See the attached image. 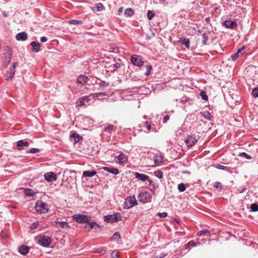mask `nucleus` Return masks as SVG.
I'll use <instances>...</instances> for the list:
<instances>
[{
	"label": "nucleus",
	"mask_w": 258,
	"mask_h": 258,
	"mask_svg": "<svg viewBox=\"0 0 258 258\" xmlns=\"http://www.w3.org/2000/svg\"><path fill=\"white\" fill-rule=\"evenodd\" d=\"M35 208L36 211L39 213H46L48 211L47 204L41 201L36 202Z\"/></svg>",
	"instance_id": "obj_1"
},
{
	"label": "nucleus",
	"mask_w": 258,
	"mask_h": 258,
	"mask_svg": "<svg viewBox=\"0 0 258 258\" xmlns=\"http://www.w3.org/2000/svg\"><path fill=\"white\" fill-rule=\"evenodd\" d=\"M73 219L80 223H87L91 220V217L89 215L76 214L73 216Z\"/></svg>",
	"instance_id": "obj_2"
},
{
	"label": "nucleus",
	"mask_w": 258,
	"mask_h": 258,
	"mask_svg": "<svg viewBox=\"0 0 258 258\" xmlns=\"http://www.w3.org/2000/svg\"><path fill=\"white\" fill-rule=\"evenodd\" d=\"M137 204V201L134 196L127 197L125 199L123 207L124 209H130Z\"/></svg>",
	"instance_id": "obj_3"
},
{
	"label": "nucleus",
	"mask_w": 258,
	"mask_h": 258,
	"mask_svg": "<svg viewBox=\"0 0 258 258\" xmlns=\"http://www.w3.org/2000/svg\"><path fill=\"white\" fill-rule=\"evenodd\" d=\"M121 220V216L119 213H114L104 217V221L107 223L117 222Z\"/></svg>",
	"instance_id": "obj_4"
},
{
	"label": "nucleus",
	"mask_w": 258,
	"mask_h": 258,
	"mask_svg": "<svg viewBox=\"0 0 258 258\" xmlns=\"http://www.w3.org/2000/svg\"><path fill=\"white\" fill-rule=\"evenodd\" d=\"M38 243L43 247H48L51 244V239L46 235L41 236L39 238Z\"/></svg>",
	"instance_id": "obj_5"
},
{
	"label": "nucleus",
	"mask_w": 258,
	"mask_h": 258,
	"mask_svg": "<svg viewBox=\"0 0 258 258\" xmlns=\"http://www.w3.org/2000/svg\"><path fill=\"white\" fill-rule=\"evenodd\" d=\"M4 56H5V61L6 64H9L11 62L12 56L13 55V51L11 48L8 46H6L4 47Z\"/></svg>",
	"instance_id": "obj_6"
},
{
	"label": "nucleus",
	"mask_w": 258,
	"mask_h": 258,
	"mask_svg": "<svg viewBox=\"0 0 258 258\" xmlns=\"http://www.w3.org/2000/svg\"><path fill=\"white\" fill-rule=\"evenodd\" d=\"M152 197L151 194L147 191L141 192L139 195V200L142 203H146L151 202Z\"/></svg>",
	"instance_id": "obj_7"
},
{
	"label": "nucleus",
	"mask_w": 258,
	"mask_h": 258,
	"mask_svg": "<svg viewBox=\"0 0 258 258\" xmlns=\"http://www.w3.org/2000/svg\"><path fill=\"white\" fill-rule=\"evenodd\" d=\"M199 138L195 137L194 135H188L187 136L186 139L185 141V143L187 147H191L199 141Z\"/></svg>",
	"instance_id": "obj_8"
},
{
	"label": "nucleus",
	"mask_w": 258,
	"mask_h": 258,
	"mask_svg": "<svg viewBox=\"0 0 258 258\" xmlns=\"http://www.w3.org/2000/svg\"><path fill=\"white\" fill-rule=\"evenodd\" d=\"M44 178L48 182L54 181L57 179L56 174L53 172H46L44 175Z\"/></svg>",
	"instance_id": "obj_9"
},
{
	"label": "nucleus",
	"mask_w": 258,
	"mask_h": 258,
	"mask_svg": "<svg viewBox=\"0 0 258 258\" xmlns=\"http://www.w3.org/2000/svg\"><path fill=\"white\" fill-rule=\"evenodd\" d=\"M127 156L123 153H121L115 157V162L119 164L125 163L127 161Z\"/></svg>",
	"instance_id": "obj_10"
},
{
	"label": "nucleus",
	"mask_w": 258,
	"mask_h": 258,
	"mask_svg": "<svg viewBox=\"0 0 258 258\" xmlns=\"http://www.w3.org/2000/svg\"><path fill=\"white\" fill-rule=\"evenodd\" d=\"M131 60L133 64H143L144 63L141 56L135 54L132 56Z\"/></svg>",
	"instance_id": "obj_11"
},
{
	"label": "nucleus",
	"mask_w": 258,
	"mask_h": 258,
	"mask_svg": "<svg viewBox=\"0 0 258 258\" xmlns=\"http://www.w3.org/2000/svg\"><path fill=\"white\" fill-rule=\"evenodd\" d=\"M88 96L80 98L76 102L77 106L86 105L90 101Z\"/></svg>",
	"instance_id": "obj_12"
},
{
	"label": "nucleus",
	"mask_w": 258,
	"mask_h": 258,
	"mask_svg": "<svg viewBox=\"0 0 258 258\" xmlns=\"http://www.w3.org/2000/svg\"><path fill=\"white\" fill-rule=\"evenodd\" d=\"M223 25L227 28L235 29L237 26V24L234 21L226 20L223 22Z\"/></svg>",
	"instance_id": "obj_13"
},
{
	"label": "nucleus",
	"mask_w": 258,
	"mask_h": 258,
	"mask_svg": "<svg viewBox=\"0 0 258 258\" xmlns=\"http://www.w3.org/2000/svg\"><path fill=\"white\" fill-rule=\"evenodd\" d=\"M135 177L139 180H141L142 181L149 180V176L145 174L140 173L139 172H135Z\"/></svg>",
	"instance_id": "obj_14"
},
{
	"label": "nucleus",
	"mask_w": 258,
	"mask_h": 258,
	"mask_svg": "<svg viewBox=\"0 0 258 258\" xmlns=\"http://www.w3.org/2000/svg\"><path fill=\"white\" fill-rule=\"evenodd\" d=\"M15 67L16 66H12L10 68L9 72L6 76L7 80H11L13 78L16 71Z\"/></svg>",
	"instance_id": "obj_15"
},
{
	"label": "nucleus",
	"mask_w": 258,
	"mask_h": 258,
	"mask_svg": "<svg viewBox=\"0 0 258 258\" xmlns=\"http://www.w3.org/2000/svg\"><path fill=\"white\" fill-rule=\"evenodd\" d=\"M28 38V35L25 32L18 33L16 36V39L18 41H25Z\"/></svg>",
	"instance_id": "obj_16"
},
{
	"label": "nucleus",
	"mask_w": 258,
	"mask_h": 258,
	"mask_svg": "<svg viewBox=\"0 0 258 258\" xmlns=\"http://www.w3.org/2000/svg\"><path fill=\"white\" fill-rule=\"evenodd\" d=\"M245 49V47L244 46L238 49L236 52L231 55V58L233 60H236L239 57V56L242 54V51H243Z\"/></svg>",
	"instance_id": "obj_17"
},
{
	"label": "nucleus",
	"mask_w": 258,
	"mask_h": 258,
	"mask_svg": "<svg viewBox=\"0 0 258 258\" xmlns=\"http://www.w3.org/2000/svg\"><path fill=\"white\" fill-rule=\"evenodd\" d=\"M30 45L32 47V52H38L40 51L41 46V44L40 43L32 41L31 42Z\"/></svg>",
	"instance_id": "obj_18"
},
{
	"label": "nucleus",
	"mask_w": 258,
	"mask_h": 258,
	"mask_svg": "<svg viewBox=\"0 0 258 258\" xmlns=\"http://www.w3.org/2000/svg\"><path fill=\"white\" fill-rule=\"evenodd\" d=\"M87 224H86L85 226V228L89 230H91L95 227H97L98 228H100V226L96 222H88L87 223Z\"/></svg>",
	"instance_id": "obj_19"
},
{
	"label": "nucleus",
	"mask_w": 258,
	"mask_h": 258,
	"mask_svg": "<svg viewBox=\"0 0 258 258\" xmlns=\"http://www.w3.org/2000/svg\"><path fill=\"white\" fill-rule=\"evenodd\" d=\"M70 138L71 141L73 142V144H76L80 141L81 137L77 134H73L70 135Z\"/></svg>",
	"instance_id": "obj_20"
},
{
	"label": "nucleus",
	"mask_w": 258,
	"mask_h": 258,
	"mask_svg": "<svg viewBox=\"0 0 258 258\" xmlns=\"http://www.w3.org/2000/svg\"><path fill=\"white\" fill-rule=\"evenodd\" d=\"M29 248L27 246L21 245L19 247V251L21 254L23 255L27 254L29 252Z\"/></svg>",
	"instance_id": "obj_21"
},
{
	"label": "nucleus",
	"mask_w": 258,
	"mask_h": 258,
	"mask_svg": "<svg viewBox=\"0 0 258 258\" xmlns=\"http://www.w3.org/2000/svg\"><path fill=\"white\" fill-rule=\"evenodd\" d=\"M29 144L27 141L20 140L17 142V149L21 150L24 146L28 147Z\"/></svg>",
	"instance_id": "obj_22"
},
{
	"label": "nucleus",
	"mask_w": 258,
	"mask_h": 258,
	"mask_svg": "<svg viewBox=\"0 0 258 258\" xmlns=\"http://www.w3.org/2000/svg\"><path fill=\"white\" fill-rule=\"evenodd\" d=\"M88 80V77L84 75H80L77 78L78 83L82 84L85 83Z\"/></svg>",
	"instance_id": "obj_23"
},
{
	"label": "nucleus",
	"mask_w": 258,
	"mask_h": 258,
	"mask_svg": "<svg viewBox=\"0 0 258 258\" xmlns=\"http://www.w3.org/2000/svg\"><path fill=\"white\" fill-rule=\"evenodd\" d=\"M96 174V172L95 171H84L83 173V177H92L94 176Z\"/></svg>",
	"instance_id": "obj_24"
},
{
	"label": "nucleus",
	"mask_w": 258,
	"mask_h": 258,
	"mask_svg": "<svg viewBox=\"0 0 258 258\" xmlns=\"http://www.w3.org/2000/svg\"><path fill=\"white\" fill-rule=\"evenodd\" d=\"M103 169L111 173L114 175H117L118 173V170L117 169L115 168H111L108 167H104Z\"/></svg>",
	"instance_id": "obj_25"
},
{
	"label": "nucleus",
	"mask_w": 258,
	"mask_h": 258,
	"mask_svg": "<svg viewBox=\"0 0 258 258\" xmlns=\"http://www.w3.org/2000/svg\"><path fill=\"white\" fill-rule=\"evenodd\" d=\"M179 42L184 45L186 48H188L189 47V40L188 39L185 38H181Z\"/></svg>",
	"instance_id": "obj_26"
},
{
	"label": "nucleus",
	"mask_w": 258,
	"mask_h": 258,
	"mask_svg": "<svg viewBox=\"0 0 258 258\" xmlns=\"http://www.w3.org/2000/svg\"><path fill=\"white\" fill-rule=\"evenodd\" d=\"M24 193L27 196H32L33 197L36 195V192L31 189L26 188L24 190Z\"/></svg>",
	"instance_id": "obj_27"
},
{
	"label": "nucleus",
	"mask_w": 258,
	"mask_h": 258,
	"mask_svg": "<svg viewBox=\"0 0 258 258\" xmlns=\"http://www.w3.org/2000/svg\"><path fill=\"white\" fill-rule=\"evenodd\" d=\"M201 113L202 116L204 118H205L208 120H211V115L209 111H205L202 112Z\"/></svg>",
	"instance_id": "obj_28"
},
{
	"label": "nucleus",
	"mask_w": 258,
	"mask_h": 258,
	"mask_svg": "<svg viewBox=\"0 0 258 258\" xmlns=\"http://www.w3.org/2000/svg\"><path fill=\"white\" fill-rule=\"evenodd\" d=\"M104 6L101 3L96 4L92 8L93 11H101L103 10Z\"/></svg>",
	"instance_id": "obj_29"
},
{
	"label": "nucleus",
	"mask_w": 258,
	"mask_h": 258,
	"mask_svg": "<svg viewBox=\"0 0 258 258\" xmlns=\"http://www.w3.org/2000/svg\"><path fill=\"white\" fill-rule=\"evenodd\" d=\"M200 244V242H196L194 241L193 240H191V241H190L189 242H188L185 245V246H186V248L189 249L190 247H195Z\"/></svg>",
	"instance_id": "obj_30"
},
{
	"label": "nucleus",
	"mask_w": 258,
	"mask_h": 258,
	"mask_svg": "<svg viewBox=\"0 0 258 258\" xmlns=\"http://www.w3.org/2000/svg\"><path fill=\"white\" fill-rule=\"evenodd\" d=\"M69 23L75 25H81L83 24V22L80 20L73 19L69 20Z\"/></svg>",
	"instance_id": "obj_31"
},
{
	"label": "nucleus",
	"mask_w": 258,
	"mask_h": 258,
	"mask_svg": "<svg viewBox=\"0 0 258 258\" xmlns=\"http://www.w3.org/2000/svg\"><path fill=\"white\" fill-rule=\"evenodd\" d=\"M57 224H59V226L64 229H69L70 226L67 222H57Z\"/></svg>",
	"instance_id": "obj_32"
},
{
	"label": "nucleus",
	"mask_w": 258,
	"mask_h": 258,
	"mask_svg": "<svg viewBox=\"0 0 258 258\" xmlns=\"http://www.w3.org/2000/svg\"><path fill=\"white\" fill-rule=\"evenodd\" d=\"M154 161L156 163H160L162 161V158L161 156L155 155L153 157Z\"/></svg>",
	"instance_id": "obj_33"
},
{
	"label": "nucleus",
	"mask_w": 258,
	"mask_h": 258,
	"mask_svg": "<svg viewBox=\"0 0 258 258\" xmlns=\"http://www.w3.org/2000/svg\"><path fill=\"white\" fill-rule=\"evenodd\" d=\"M120 238V236L118 232H115L110 238L111 241H116Z\"/></svg>",
	"instance_id": "obj_34"
},
{
	"label": "nucleus",
	"mask_w": 258,
	"mask_h": 258,
	"mask_svg": "<svg viewBox=\"0 0 258 258\" xmlns=\"http://www.w3.org/2000/svg\"><path fill=\"white\" fill-rule=\"evenodd\" d=\"M99 86L102 89H104L109 86V83L105 82L103 81H101L99 83Z\"/></svg>",
	"instance_id": "obj_35"
},
{
	"label": "nucleus",
	"mask_w": 258,
	"mask_h": 258,
	"mask_svg": "<svg viewBox=\"0 0 258 258\" xmlns=\"http://www.w3.org/2000/svg\"><path fill=\"white\" fill-rule=\"evenodd\" d=\"M105 95V93L103 92H99L91 94L90 96H92L93 98H98L100 97H103Z\"/></svg>",
	"instance_id": "obj_36"
},
{
	"label": "nucleus",
	"mask_w": 258,
	"mask_h": 258,
	"mask_svg": "<svg viewBox=\"0 0 258 258\" xmlns=\"http://www.w3.org/2000/svg\"><path fill=\"white\" fill-rule=\"evenodd\" d=\"M124 14L128 16H131L134 14V11L131 8L126 9L124 11Z\"/></svg>",
	"instance_id": "obj_37"
},
{
	"label": "nucleus",
	"mask_w": 258,
	"mask_h": 258,
	"mask_svg": "<svg viewBox=\"0 0 258 258\" xmlns=\"http://www.w3.org/2000/svg\"><path fill=\"white\" fill-rule=\"evenodd\" d=\"M154 175L158 178H162L163 177V172L161 170H157L154 172Z\"/></svg>",
	"instance_id": "obj_38"
},
{
	"label": "nucleus",
	"mask_w": 258,
	"mask_h": 258,
	"mask_svg": "<svg viewBox=\"0 0 258 258\" xmlns=\"http://www.w3.org/2000/svg\"><path fill=\"white\" fill-rule=\"evenodd\" d=\"M178 189L180 192H183L185 190V186L184 183H181L178 185Z\"/></svg>",
	"instance_id": "obj_39"
},
{
	"label": "nucleus",
	"mask_w": 258,
	"mask_h": 258,
	"mask_svg": "<svg viewBox=\"0 0 258 258\" xmlns=\"http://www.w3.org/2000/svg\"><path fill=\"white\" fill-rule=\"evenodd\" d=\"M155 13L154 12L151 11H148L147 12V18L149 20H152V18L154 17Z\"/></svg>",
	"instance_id": "obj_40"
},
{
	"label": "nucleus",
	"mask_w": 258,
	"mask_h": 258,
	"mask_svg": "<svg viewBox=\"0 0 258 258\" xmlns=\"http://www.w3.org/2000/svg\"><path fill=\"white\" fill-rule=\"evenodd\" d=\"M209 233V230H208L207 229L202 230H201L200 231H199L197 235L199 236H202L203 235L207 234Z\"/></svg>",
	"instance_id": "obj_41"
},
{
	"label": "nucleus",
	"mask_w": 258,
	"mask_h": 258,
	"mask_svg": "<svg viewBox=\"0 0 258 258\" xmlns=\"http://www.w3.org/2000/svg\"><path fill=\"white\" fill-rule=\"evenodd\" d=\"M201 98L204 100H207L208 99V96L207 95L206 93L204 91H201L200 94Z\"/></svg>",
	"instance_id": "obj_42"
},
{
	"label": "nucleus",
	"mask_w": 258,
	"mask_h": 258,
	"mask_svg": "<svg viewBox=\"0 0 258 258\" xmlns=\"http://www.w3.org/2000/svg\"><path fill=\"white\" fill-rule=\"evenodd\" d=\"M250 209L253 212L258 211V205L256 204H252L250 206Z\"/></svg>",
	"instance_id": "obj_43"
},
{
	"label": "nucleus",
	"mask_w": 258,
	"mask_h": 258,
	"mask_svg": "<svg viewBox=\"0 0 258 258\" xmlns=\"http://www.w3.org/2000/svg\"><path fill=\"white\" fill-rule=\"evenodd\" d=\"M114 128V126L112 124H110L109 125L107 126L106 127H105L104 130L105 132H111Z\"/></svg>",
	"instance_id": "obj_44"
},
{
	"label": "nucleus",
	"mask_w": 258,
	"mask_h": 258,
	"mask_svg": "<svg viewBox=\"0 0 258 258\" xmlns=\"http://www.w3.org/2000/svg\"><path fill=\"white\" fill-rule=\"evenodd\" d=\"M39 151H40V150L39 149L32 148L29 150L28 153L35 154V153H37L39 152Z\"/></svg>",
	"instance_id": "obj_45"
},
{
	"label": "nucleus",
	"mask_w": 258,
	"mask_h": 258,
	"mask_svg": "<svg viewBox=\"0 0 258 258\" xmlns=\"http://www.w3.org/2000/svg\"><path fill=\"white\" fill-rule=\"evenodd\" d=\"M214 187L220 190L222 189V184L220 182L217 181L214 183Z\"/></svg>",
	"instance_id": "obj_46"
},
{
	"label": "nucleus",
	"mask_w": 258,
	"mask_h": 258,
	"mask_svg": "<svg viewBox=\"0 0 258 258\" xmlns=\"http://www.w3.org/2000/svg\"><path fill=\"white\" fill-rule=\"evenodd\" d=\"M202 43L204 44H205L206 43L207 41L208 40V36L205 33H204L202 34Z\"/></svg>",
	"instance_id": "obj_47"
},
{
	"label": "nucleus",
	"mask_w": 258,
	"mask_h": 258,
	"mask_svg": "<svg viewBox=\"0 0 258 258\" xmlns=\"http://www.w3.org/2000/svg\"><path fill=\"white\" fill-rule=\"evenodd\" d=\"M152 70L151 66H146V71L145 73V75L146 76H149L150 74V72Z\"/></svg>",
	"instance_id": "obj_48"
},
{
	"label": "nucleus",
	"mask_w": 258,
	"mask_h": 258,
	"mask_svg": "<svg viewBox=\"0 0 258 258\" xmlns=\"http://www.w3.org/2000/svg\"><path fill=\"white\" fill-rule=\"evenodd\" d=\"M252 95L255 98L258 97V88H255L253 89Z\"/></svg>",
	"instance_id": "obj_49"
},
{
	"label": "nucleus",
	"mask_w": 258,
	"mask_h": 258,
	"mask_svg": "<svg viewBox=\"0 0 258 258\" xmlns=\"http://www.w3.org/2000/svg\"><path fill=\"white\" fill-rule=\"evenodd\" d=\"M239 156H242V157L245 158L247 159H250L251 158V156L250 155L247 154L246 153H245L244 152L240 153Z\"/></svg>",
	"instance_id": "obj_50"
},
{
	"label": "nucleus",
	"mask_w": 258,
	"mask_h": 258,
	"mask_svg": "<svg viewBox=\"0 0 258 258\" xmlns=\"http://www.w3.org/2000/svg\"><path fill=\"white\" fill-rule=\"evenodd\" d=\"M157 215L159 216L160 218H165L167 216V214L166 212L163 213H158Z\"/></svg>",
	"instance_id": "obj_51"
},
{
	"label": "nucleus",
	"mask_w": 258,
	"mask_h": 258,
	"mask_svg": "<svg viewBox=\"0 0 258 258\" xmlns=\"http://www.w3.org/2000/svg\"><path fill=\"white\" fill-rule=\"evenodd\" d=\"M39 224L38 222L33 223L30 227L31 229H35L39 226Z\"/></svg>",
	"instance_id": "obj_52"
},
{
	"label": "nucleus",
	"mask_w": 258,
	"mask_h": 258,
	"mask_svg": "<svg viewBox=\"0 0 258 258\" xmlns=\"http://www.w3.org/2000/svg\"><path fill=\"white\" fill-rule=\"evenodd\" d=\"M217 167L219 169H221V170H225V171H228V167H227L226 166H223V165H218L217 166Z\"/></svg>",
	"instance_id": "obj_53"
},
{
	"label": "nucleus",
	"mask_w": 258,
	"mask_h": 258,
	"mask_svg": "<svg viewBox=\"0 0 258 258\" xmlns=\"http://www.w3.org/2000/svg\"><path fill=\"white\" fill-rule=\"evenodd\" d=\"M111 256L112 258H117V252L115 250L112 251L111 253Z\"/></svg>",
	"instance_id": "obj_54"
},
{
	"label": "nucleus",
	"mask_w": 258,
	"mask_h": 258,
	"mask_svg": "<svg viewBox=\"0 0 258 258\" xmlns=\"http://www.w3.org/2000/svg\"><path fill=\"white\" fill-rule=\"evenodd\" d=\"M47 38L45 36H42L40 38V41L42 42H45L47 41Z\"/></svg>",
	"instance_id": "obj_55"
},
{
	"label": "nucleus",
	"mask_w": 258,
	"mask_h": 258,
	"mask_svg": "<svg viewBox=\"0 0 258 258\" xmlns=\"http://www.w3.org/2000/svg\"><path fill=\"white\" fill-rule=\"evenodd\" d=\"M169 116L168 115H165L163 118V122L164 123L166 122L169 120Z\"/></svg>",
	"instance_id": "obj_56"
},
{
	"label": "nucleus",
	"mask_w": 258,
	"mask_h": 258,
	"mask_svg": "<svg viewBox=\"0 0 258 258\" xmlns=\"http://www.w3.org/2000/svg\"><path fill=\"white\" fill-rule=\"evenodd\" d=\"M145 124L146 125L148 131H150L151 130V125L148 123L147 121L145 122Z\"/></svg>",
	"instance_id": "obj_57"
},
{
	"label": "nucleus",
	"mask_w": 258,
	"mask_h": 258,
	"mask_svg": "<svg viewBox=\"0 0 258 258\" xmlns=\"http://www.w3.org/2000/svg\"><path fill=\"white\" fill-rule=\"evenodd\" d=\"M123 8L122 7H120L119 8L118 10V14H120V13H121L123 11Z\"/></svg>",
	"instance_id": "obj_58"
},
{
	"label": "nucleus",
	"mask_w": 258,
	"mask_h": 258,
	"mask_svg": "<svg viewBox=\"0 0 258 258\" xmlns=\"http://www.w3.org/2000/svg\"><path fill=\"white\" fill-rule=\"evenodd\" d=\"M148 182H149V184H150V186H151L152 185H154V182H153V181L152 180H150V179H149V180H148Z\"/></svg>",
	"instance_id": "obj_59"
},
{
	"label": "nucleus",
	"mask_w": 258,
	"mask_h": 258,
	"mask_svg": "<svg viewBox=\"0 0 258 258\" xmlns=\"http://www.w3.org/2000/svg\"><path fill=\"white\" fill-rule=\"evenodd\" d=\"M113 68H115V69H114V70H116L117 69H118L120 68V66H117V65H115V66H113Z\"/></svg>",
	"instance_id": "obj_60"
},
{
	"label": "nucleus",
	"mask_w": 258,
	"mask_h": 258,
	"mask_svg": "<svg viewBox=\"0 0 258 258\" xmlns=\"http://www.w3.org/2000/svg\"><path fill=\"white\" fill-rule=\"evenodd\" d=\"M162 256H157V257H156V258H162Z\"/></svg>",
	"instance_id": "obj_61"
},
{
	"label": "nucleus",
	"mask_w": 258,
	"mask_h": 258,
	"mask_svg": "<svg viewBox=\"0 0 258 258\" xmlns=\"http://www.w3.org/2000/svg\"><path fill=\"white\" fill-rule=\"evenodd\" d=\"M13 64L15 65V64H16V62H15V63H14Z\"/></svg>",
	"instance_id": "obj_62"
},
{
	"label": "nucleus",
	"mask_w": 258,
	"mask_h": 258,
	"mask_svg": "<svg viewBox=\"0 0 258 258\" xmlns=\"http://www.w3.org/2000/svg\"><path fill=\"white\" fill-rule=\"evenodd\" d=\"M244 189H242V191H240V192H242Z\"/></svg>",
	"instance_id": "obj_63"
}]
</instances>
